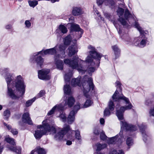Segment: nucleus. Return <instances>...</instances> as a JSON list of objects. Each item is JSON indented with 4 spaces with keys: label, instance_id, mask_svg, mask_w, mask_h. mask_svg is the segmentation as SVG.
<instances>
[{
    "label": "nucleus",
    "instance_id": "obj_1",
    "mask_svg": "<svg viewBox=\"0 0 154 154\" xmlns=\"http://www.w3.org/2000/svg\"><path fill=\"white\" fill-rule=\"evenodd\" d=\"M7 69H5V80L7 82L8 88V94L13 99L20 98L24 95L25 91L26 85L22 76L19 75L17 77L13 82V85L14 90L9 88L10 83L11 82L13 77L8 72Z\"/></svg>",
    "mask_w": 154,
    "mask_h": 154
},
{
    "label": "nucleus",
    "instance_id": "obj_2",
    "mask_svg": "<svg viewBox=\"0 0 154 154\" xmlns=\"http://www.w3.org/2000/svg\"><path fill=\"white\" fill-rule=\"evenodd\" d=\"M117 89L112 96V98L114 101L120 103L122 100L124 101L126 104H128V105L125 106H123L120 107L119 109L117 110L116 115L120 120H122L123 119V113L126 110H129L131 109L133 106L130 102L128 99L125 97L123 95L121 96L118 97L117 95L122 91L121 87V84L119 82L117 81L116 83Z\"/></svg>",
    "mask_w": 154,
    "mask_h": 154
},
{
    "label": "nucleus",
    "instance_id": "obj_3",
    "mask_svg": "<svg viewBox=\"0 0 154 154\" xmlns=\"http://www.w3.org/2000/svg\"><path fill=\"white\" fill-rule=\"evenodd\" d=\"M80 78L72 79L71 85L73 86H78L81 87L84 96L87 98H90L89 94L91 93L94 88V85L93 82V79L87 75H85L82 81V86L80 83Z\"/></svg>",
    "mask_w": 154,
    "mask_h": 154
},
{
    "label": "nucleus",
    "instance_id": "obj_4",
    "mask_svg": "<svg viewBox=\"0 0 154 154\" xmlns=\"http://www.w3.org/2000/svg\"><path fill=\"white\" fill-rule=\"evenodd\" d=\"M48 120H45L42 122V125L37 126L38 129L35 131L34 135L36 139H40L44 135L48 134V132L54 133L57 129L54 126H51L48 123Z\"/></svg>",
    "mask_w": 154,
    "mask_h": 154
},
{
    "label": "nucleus",
    "instance_id": "obj_5",
    "mask_svg": "<svg viewBox=\"0 0 154 154\" xmlns=\"http://www.w3.org/2000/svg\"><path fill=\"white\" fill-rule=\"evenodd\" d=\"M51 126H54L57 129L56 131L54 133H56L54 136V138L55 140H60L63 139L66 140L69 139L72 140H74V137L72 134L68 135L67 133L70 130L69 126V125H65L63 129L59 131L58 130V128L55 125H51ZM50 133L51 134H54V133Z\"/></svg>",
    "mask_w": 154,
    "mask_h": 154
},
{
    "label": "nucleus",
    "instance_id": "obj_6",
    "mask_svg": "<svg viewBox=\"0 0 154 154\" xmlns=\"http://www.w3.org/2000/svg\"><path fill=\"white\" fill-rule=\"evenodd\" d=\"M65 64L69 66L72 69H76L79 72L83 73L85 71L84 67L81 66V63H85V61L79 59L77 56L73 57V60H71L68 58L65 59L64 60Z\"/></svg>",
    "mask_w": 154,
    "mask_h": 154
},
{
    "label": "nucleus",
    "instance_id": "obj_7",
    "mask_svg": "<svg viewBox=\"0 0 154 154\" xmlns=\"http://www.w3.org/2000/svg\"><path fill=\"white\" fill-rule=\"evenodd\" d=\"M57 45H56L53 48L47 49L44 50V51H40L37 54L34 55V57H35L36 56H37L35 60L37 64L40 65V66H41L43 64L44 61L43 60L42 58L40 56H37V55L40 54L42 55L43 56L44 54H54L56 53V49H57Z\"/></svg>",
    "mask_w": 154,
    "mask_h": 154
},
{
    "label": "nucleus",
    "instance_id": "obj_8",
    "mask_svg": "<svg viewBox=\"0 0 154 154\" xmlns=\"http://www.w3.org/2000/svg\"><path fill=\"white\" fill-rule=\"evenodd\" d=\"M85 61V60H84ZM86 63L87 65L88 66L87 68L88 72L90 75H91L93 72H94L95 71V68L93 66L94 65L95 63L93 61V58L89 56H88L86 57L85 63H81V66L82 67H84L85 71L84 73H82L83 74L86 71V68L83 66V65L85 63Z\"/></svg>",
    "mask_w": 154,
    "mask_h": 154
},
{
    "label": "nucleus",
    "instance_id": "obj_9",
    "mask_svg": "<svg viewBox=\"0 0 154 154\" xmlns=\"http://www.w3.org/2000/svg\"><path fill=\"white\" fill-rule=\"evenodd\" d=\"M135 26L140 32L141 37L138 38L139 41H140L139 44V46L140 47L142 48L144 47L146 43V38L145 37V35L146 34V33L142 30V28L139 26V24L137 23H136Z\"/></svg>",
    "mask_w": 154,
    "mask_h": 154
},
{
    "label": "nucleus",
    "instance_id": "obj_10",
    "mask_svg": "<svg viewBox=\"0 0 154 154\" xmlns=\"http://www.w3.org/2000/svg\"><path fill=\"white\" fill-rule=\"evenodd\" d=\"M5 140L8 143L13 146H8V148L10 150L16 152L17 154H20L21 149L20 147L17 148L15 146V143L13 139L10 137L9 136H6L5 139Z\"/></svg>",
    "mask_w": 154,
    "mask_h": 154
},
{
    "label": "nucleus",
    "instance_id": "obj_11",
    "mask_svg": "<svg viewBox=\"0 0 154 154\" xmlns=\"http://www.w3.org/2000/svg\"><path fill=\"white\" fill-rule=\"evenodd\" d=\"M80 106L79 103H77L74 106L73 110L70 112L67 118V120L68 123L72 124L75 119V115L77 111L80 109Z\"/></svg>",
    "mask_w": 154,
    "mask_h": 154
},
{
    "label": "nucleus",
    "instance_id": "obj_12",
    "mask_svg": "<svg viewBox=\"0 0 154 154\" xmlns=\"http://www.w3.org/2000/svg\"><path fill=\"white\" fill-rule=\"evenodd\" d=\"M88 48L91 50V51L89 52L90 55L88 56H90L92 58H93L97 60L98 64V66L100 63V60L101 57H102V55L100 53L97 52L95 51V48L91 45L88 46Z\"/></svg>",
    "mask_w": 154,
    "mask_h": 154
},
{
    "label": "nucleus",
    "instance_id": "obj_13",
    "mask_svg": "<svg viewBox=\"0 0 154 154\" xmlns=\"http://www.w3.org/2000/svg\"><path fill=\"white\" fill-rule=\"evenodd\" d=\"M50 70L49 69H42L38 71V78L42 80H48L51 78L49 75Z\"/></svg>",
    "mask_w": 154,
    "mask_h": 154
},
{
    "label": "nucleus",
    "instance_id": "obj_14",
    "mask_svg": "<svg viewBox=\"0 0 154 154\" xmlns=\"http://www.w3.org/2000/svg\"><path fill=\"white\" fill-rule=\"evenodd\" d=\"M120 124L121 128H124L127 131L130 132H133L137 130V128L135 126L128 124L125 120L121 121Z\"/></svg>",
    "mask_w": 154,
    "mask_h": 154
},
{
    "label": "nucleus",
    "instance_id": "obj_15",
    "mask_svg": "<svg viewBox=\"0 0 154 154\" xmlns=\"http://www.w3.org/2000/svg\"><path fill=\"white\" fill-rule=\"evenodd\" d=\"M114 105L113 102L110 100L108 104V108H106L104 111V116H109L110 114V112L114 109Z\"/></svg>",
    "mask_w": 154,
    "mask_h": 154
},
{
    "label": "nucleus",
    "instance_id": "obj_16",
    "mask_svg": "<svg viewBox=\"0 0 154 154\" xmlns=\"http://www.w3.org/2000/svg\"><path fill=\"white\" fill-rule=\"evenodd\" d=\"M75 100L74 98L72 96L68 97L66 99L64 104L63 106L62 104H60L64 107V109L66 108L65 106L68 105V106L70 107H71L74 103Z\"/></svg>",
    "mask_w": 154,
    "mask_h": 154
},
{
    "label": "nucleus",
    "instance_id": "obj_17",
    "mask_svg": "<svg viewBox=\"0 0 154 154\" xmlns=\"http://www.w3.org/2000/svg\"><path fill=\"white\" fill-rule=\"evenodd\" d=\"M64 110V107L61 104H57L53 107L48 113V116H51L53 114L56 110L58 111H63Z\"/></svg>",
    "mask_w": 154,
    "mask_h": 154
},
{
    "label": "nucleus",
    "instance_id": "obj_18",
    "mask_svg": "<svg viewBox=\"0 0 154 154\" xmlns=\"http://www.w3.org/2000/svg\"><path fill=\"white\" fill-rule=\"evenodd\" d=\"M119 17V20L120 22L125 27H127V23L125 20L123 18L120 17V16H122L124 12V10L121 8H119L117 11Z\"/></svg>",
    "mask_w": 154,
    "mask_h": 154
},
{
    "label": "nucleus",
    "instance_id": "obj_19",
    "mask_svg": "<svg viewBox=\"0 0 154 154\" xmlns=\"http://www.w3.org/2000/svg\"><path fill=\"white\" fill-rule=\"evenodd\" d=\"M22 119V122L24 123H27L30 125H32L33 124L29 116V113L28 112H25L23 114Z\"/></svg>",
    "mask_w": 154,
    "mask_h": 154
},
{
    "label": "nucleus",
    "instance_id": "obj_20",
    "mask_svg": "<svg viewBox=\"0 0 154 154\" xmlns=\"http://www.w3.org/2000/svg\"><path fill=\"white\" fill-rule=\"evenodd\" d=\"M76 42V40H75L74 43V45H71L68 48L69 50L68 55L69 57L72 56L77 52L76 46L75 44Z\"/></svg>",
    "mask_w": 154,
    "mask_h": 154
},
{
    "label": "nucleus",
    "instance_id": "obj_21",
    "mask_svg": "<svg viewBox=\"0 0 154 154\" xmlns=\"http://www.w3.org/2000/svg\"><path fill=\"white\" fill-rule=\"evenodd\" d=\"M59 55H55L54 56L55 61L57 68L60 70H62L63 69V65L62 61L60 60H57V58H59Z\"/></svg>",
    "mask_w": 154,
    "mask_h": 154
},
{
    "label": "nucleus",
    "instance_id": "obj_22",
    "mask_svg": "<svg viewBox=\"0 0 154 154\" xmlns=\"http://www.w3.org/2000/svg\"><path fill=\"white\" fill-rule=\"evenodd\" d=\"M140 128V130L142 133L143 137V140L145 142H146L147 137V135L146 134L145 129L146 128V126L144 125H142L140 126H139Z\"/></svg>",
    "mask_w": 154,
    "mask_h": 154
},
{
    "label": "nucleus",
    "instance_id": "obj_23",
    "mask_svg": "<svg viewBox=\"0 0 154 154\" xmlns=\"http://www.w3.org/2000/svg\"><path fill=\"white\" fill-rule=\"evenodd\" d=\"M82 13V9L80 8L74 7L73 8L72 14L74 16H78Z\"/></svg>",
    "mask_w": 154,
    "mask_h": 154
},
{
    "label": "nucleus",
    "instance_id": "obj_24",
    "mask_svg": "<svg viewBox=\"0 0 154 154\" xmlns=\"http://www.w3.org/2000/svg\"><path fill=\"white\" fill-rule=\"evenodd\" d=\"M71 29L72 31H80L81 34H82L83 32V30L79 27L78 25L76 24H72L71 26Z\"/></svg>",
    "mask_w": 154,
    "mask_h": 154
},
{
    "label": "nucleus",
    "instance_id": "obj_25",
    "mask_svg": "<svg viewBox=\"0 0 154 154\" xmlns=\"http://www.w3.org/2000/svg\"><path fill=\"white\" fill-rule=\"evenodd\" d=\"M57 47H58L59 50L62 52L63 55L61 57V58H63L65 57V50L66 48V47L63 45H57Z\"/></svg>",
    "mask_w": 154,
    "mask_h": 154
},
{
    "label": "nucleus",
    "instance_id": "obj_26",
    "mask_svg": "<svg viewBox=\"0 0 154 154\" xmlns=\"http://www.w3.org/2000/svg\"><path fill=\"white\" fill-rule=\"evenodd\" d=\"M63 90L64 93L66 94L70 95L72 94L71 89L69 85H65Z\"/></svg>",
    "mask_w": 154,
    "mask_h": 154
},
{
    "label": "nucleus",
    "instance_id": "obj_27",
    "mask_svg": "<svg viewBox=\"0 0 154 154\" xmlns=\"http://www.w3.org/2000/svg\"><path fill=\"white\" fill-rule=\"evenodd\" d=\"M96 146L97 147L96 150L100 151L106 148L107 146V145L105 143L101 144L99 143H97L96 144Z\"/></svg>",
    "mask_w": 154,
    "mask_h": 154
},
{
    "label": "nucleus",
    "instance_id": "obj_28",
    "mask_svg": "<svg viewBox=\"0 0 154 154\" xmlns=\"http://www.w3.org/2000/svg\"><path fill=\"white\" fill-rule=\"evenodd\" d=\"M119 135L117 134L115 137L109 138L108 143L109 144H112L115 143L116 141L117 140V138L119 137Z\"/></svg>",
    "mask_w": 154,
    "mask_h": 154
},
{
    "label": "nucleus",
    "instance_id": "obj_29",
    "mask_svg": "<svg viewBox=\"0 0 154 154\" xmlns=\"http://www.w3.org/2000/svg\"><path fill=\"white\" fill-rule=\"evenodd\" d=\"M112 49L114 51L116 57L118 56L119 54L120 53V51L116 45H114L112 47Z\"/></svg>",
    "mask_w": 154,
    "mask_h": 154
},
{
    "label": "nucleus",
    "instance_id": "obj_30",
    "mask_svg": "<svg viewBox=\"0 0 154 154\" xmlns=\"http://www.w3.org/2000/svg\"><path fill=\"white\" fill-rule=\"evenodd\" d=\"M33 150H34L35 152L36 151L38 154H45L46 153L44 149L39 147H37Z\"/></svg>",
    "mask_w": 154,
    "mask_h": 154
},
{
    "label": "nucleus",
    "instance_id": "obj_31",
    "mask_svg": "<svg viewBox=\"0 0 154 154\" xmlns=\"http://www.w3.org/2000/svg\"><path fill=\"white\" fill-rule=\"evenodd\" d=\"M10 111L8 109H6L4 112L3 116L4 119L8 120L10 116Z\"/></svg>",
    "mask_w": 154,
    "mask_h": 154
},
{
    "label": "nucleus",
    "instance_id": "obj_32",
    "mask_svg": "<svg viewBox=\"0 0 154 154\" xmlns=\"http://www.w3.org/2000/svg\"><path fill=\"white\" fill-rule=\"evenodd\" d=\"M71 36L70 35H68L64 39V44L66 45H69L71 42Z\"/></svg>",
    "mask_w": 154,
    "mask_h": 154
},
{
    "label": "nucleus",
    "instance_id": "obj_33",
    "mask_svg": "<svg viewBox=\"0 0 154 154\" xmlns=\"http://www.w3.org/2000/svg\"><path fill=\"white\" fill-rule=\"evenodd\" d=\"M72 75V73L70 72L66 74L64 76L65 81L66 82L69 81Z\"/></svg>",
    "mask_w": 154,
    "mask_h": 154
},
{
    "label": "nucleus",
    "instance_id": "obj_34",
    "mask_svg": "<svg viewBox=\"0 0 154 154\" xmlns=\"http://www.w3.org/2000/svg\"><path fill=\"white\" fill-rule=\"evenodd\" d=\"M59 29V30L63 34L66 33L67 32V28L65 26L62 25H60Z\"/></svg>",
    "mask_w": 154,
    "mask_h": 154
},
{
    "label": "nucleus",
    "instance_id": "obj_35",
    "mask_svg": "<svg viewBox=\"0 0 154 154\" xmlns=\"http://www.w3.org/2000/svg\"><path fill=\"white\" fill-rule=\"evenodd\" d=\"M72 133H75V138L74 137V139L75 138L79 140L81 139V136L80 135V132L79 131H73L71 132Z\"/></svg>",
    "mask_w": 154,
    "mask_h": 154
},
{
    "label": "nucleus",
    "instance_id": "obj_36",
    "mask_svg": "<svg viewBox=\"0 0 154 154\" xmlns=\"http://www.w3.org/2000/svg\"><path fill=\"white\" fill-rule=\"evenodd\" d=\"M35 99L36 97H34L32 99L28 100L26 102V106L27 107L30 106L32 104V103L35 101Z\"/></svg>",
    "mask_w": 154,
    "mask_h": 154
},
{
    "label": "nucleus",
    "instance_id": "obj_37",
    "mask_svg": "<svg viewBox=\"0 0 154 154\" xmlns=\"http://www.w3.org/2000/svg\"><path fill=\"white\" fill-rule=\"evenodd\" d=\"M93 103L92 101L90 100H88L85 102L83 106L84 108L88 107L92 105Z\"/></svg>",
    "mask_w": 154,
    "mask_h": 154
},
{
    "label": "nucleus",
    "instance_id": "obj_38",
    "mask_svg": "<svg viewBox=\"0 0 154 154\" xmlns=\"http://www.w3.org/2000/svg\"><path fill=\"white\" fill-rule=\"evenodd\" d=\"M29 3L31 7H34L38 4V3L37 1L33 0V1H29Z\"/></svg>",
    "mask_w": 154,
    "mask_h": 154
},
{
    "label": "nucleus",
    "instance_id": "obj_39",
    "mask_svg": "<svg viewBox=\"0 0 154 154\" xmlns=\"http://www.w3.org/2000/svg\"><path fill=\"white\" fill-rule=\"evenodd\" d=\"M126 143L128 146L132 145L133 144V140L132 138L128 137L127 139Z\"/></svg>",
    "mask_w": 154,
    "mask_h": 154
},
{
    "label": "nucleus",
    "instance_id": "obj_40",
    "mask_svg": "<svg viewBox=\"0 0 154 154\" xmlns=\"http://www.w3.org/2000/svg\"><path fill=\"white\" fill-rule=\"evenodd\" d=\"M110 154H124L123 151L122 150H119L117 151L114 149L110 153Z\"/></svg>",
    "mask_w": 154,
    "mask_h": 154
},
{
    "label": "nucleus",
    "instance_id": "obj_41",
    "mask_svg": "<svg viewBox=\"0 0 154 154\" xmlns=\"http://www.w3.org/2000/svg\"><path fill=\"white\" fill-rule=\"evenodd\" d=\"M131 16V15L130 13L129 10L128 9H126L124 14V17L125 19L127 20Z\"/></svg>",
    "mask_w": 154,
    "mask_h": 154
},
{
    "label": "nucleus",
    "instance_id": "obj_42",
    "mask_svg": "<svg viewBox=\"0 0 154 154\" xmlns=\"http://www.w3.org/2000/svg\"><path fill=\"white\" fill-rule=\"evenodd\" d=\"M59 117L63 122H65L66 121V117L65 116L64 113L63 112H62L61 113L60 112V115Z\"/></svg>",
    "mask_w": 154,
    "mask_h": 154
},
{
    "label": "nucleus",
    "instance_id": "obj_43",
    "mask_svg": "<svg viewBox=\"0 0 154 154\" xmlns=\"http://www.w3.org/2000/svg\"><path fill=\"white\" fill-rule=\"evenodd\" d=\"M122 38L124 39L127 42H129L130 40V38L128 35L127 34H125L124 35L123 37Z\"/></svg>",
    "mask_w": 154,
    "mask_h": 154
},
{
    "label": "nucleus",
    "instance_id": "obj_44",
    "mask_svg": "<svg viewBox=\"0 0 154 154\" xmlns=\"http://www.w3.org/2000/svg\"><path fill=\"white\" fill-rule=\"evenodd\" d=\"M100 139L103 140H105L107 138V137L106 135L104 132L103 131L100 134Z\"/></svg>",
    "mask_w": 154,
    "mask_h": 154
},
{
    "label": "nucleus",
    "instance_id": "obj_45",
    "mask_svg": "<svg viewBox=\"0 0 154 154\" xmlns=\"http://www.w3.org/2000/svg\"><path fill=\"white\" fill-rule=\"evenodd\" d=\"M107 5H110L111 6H113L115 5V2L113 0H107Z\"/></svg>",
    "mask_w": 154,
    "mask_h": 154
},
{
    "label": "nucleus",
    "instance_id": "obj_46",
    "mask_svg": "<svg viewBox=\"0 0 154 154\" xmlns=\"http://www.w3.org/2000/svg\"><path fill=\"white\" fill-rule=\"evenodd\" d=\"M25 24L26 27L29 28L31 26V23L30 21L28 20H26L25 22Z\"/></svg>",
    "mask_w": 154,
    "mask_h": 154
},
{
    "label": "nucleus",
    "instance_id": "obj_47",
    "mask_svg": "<svg viewBox=\"0 0 154 154\" xmlns=\"http://www.w3.org/2000/svg\"><path fill=\"white\" fill-rule=\"evenodd\" d=\"M45 92L44 91H41L37 95L38 98L42 97L44 94Z\"/></svg>",
    "mask_w": 154,
    "mask_h": 154
},
{
    "label": "nucleus",
    "instance_id": "obj_48",
    "mask_svg": "<svg viewBox=\"0 0 154 154\" xmlns=\"http://www.w3.org/2000/svg\"><path fill=\"white\" fill-rule=\"evenodd\" d=\"M106 1L107 0H97V3L98 5H100L102 4L104 2H106Z\"/></svg>",
    "mask_w": 154,
    "mask_h": 154
},
{
    "label": "nucleus",
    "instance_id": "obj_49",
    "mask_svg": "<svg viewBox=\"0 0 154 154\" xmlns=\"http://www.w3.org/2000/svg\"><path fill=\"white\" fill-rule=\"evenodd\" d=\"M11 132L13 135H16L18 134V131L15 129H11Z\"/></svg>",
    "mask_w": 154,
    "mask_h": 154
},
{
    "label": "nucleus",
    "instance_id": "obj_50",
    "mask_svg": "<svg viewBox=\"0 0 154 154\" xmlns=\"http://www.w3.org/2000/svg\"><path fill=\"white\" fill-rule=\"evenodd\" d=\"M149 114L150 115L154 116V107L150 109Z\"/></svg>",
    "mask_w": 154,
    "mask_h": 154
},
{
    "label": "nucleus",
    "instance_id": "obj_51",
    "mask_svg": "<svg viewBox=\"0 0 154 154\" xmlns=\"http://www.w3.org/2000/svg\"><path fill=\"white\" fill-rule=\"evenodd\" d=\"M4 124L6 128H8V129L9 130H10V129H11V126L8 125L7 124L4 123Z\"/></svg>",
    "mask_w": 154,
    "mask_h": 154
},
{
    "label": "nucleus",
    "instance_id": "obj_52",
    "mask_svg": "<svg viewBox=\"0 0 154 154\" xmlns=\"http://www.w3.org/2000/svg\"><path fill=\"white\" fill-rule=\"evenodd\" d=\"M94 133L96 135H98L99 134L98 130L97 129H95L94 131Z\"/></svg>",
    "mask_w": 154,
    "mask_h": 154
},
{
    "label": "nucleus",
    "instance_id": "obj_53",
    "mask_svg": "<svg viewBox=\"0 0 154 154\" xmlns=\"http://www.w3.org/2000/svg\"><path fill=\"white\" fill-rule=\"evenodd\" d=\"M71 140V141L69 140H67V141L66 144L67 145H71L72 144V140ZM74 140L73 141H74Z\"/></svg>",
    "mask_w": 154,
    "mask_h": 154
},
{
    "label": "nucleus",
    "instance_id": "obj_54",
    "mask_svg": "<svg viewBox=\"0 0 154 154\" xmlns=\"http://www.w3.org/2000/svg\"><path fill=\"white\" fill-rule=\"evenodd\" d=\"M100 122L101 124H103L104 123V120L103 118H101L100 120Z\"/></svg>",
    "mask_w": 154,
    "mask_h": 154
},
{
    "label": "nucleus",
    "instance_id": "obj_55",
    "mask_svg": "<svg viewBox=\"0 0 154 154\" xmlns=\"http://www.w3.org/2000/svg\"><path fill=\"white\" fill-rule=\"evenodd\" d=\"M11 28V25H7L5 26V28L7 29H10Z\"/></svg>",
    "mask_w": 154,
    "mask_h": 154
},
{
    "label": "nucleus",
    "instance_id": "obj_56",
    "mask_svg": "<svg viewBox=\"0 0 154 154\" xmlns=\"http://www.w3.org/2000/svg\"><path fill=\"white\" fill-rule=\"evenodd\" d=\"M122 134H123L122 131L121 130L120 131V132L119 133V135L120 136V137L122 138V137H123L122 136Z\"/></svg>",
    "mask_w": 154,
    "mask_h": 154
},
{
    "label": "nucleus",
    "instance_id": "obj_57",
    "mask_svg": "<svg viewBox=\"0 0 154 154\" xmlns=\"http://www.w3.org/2000/svg\"><path fill=\"white\" fill-rule=\"evenodd\" d=\"M105 16L108 18V19H109L110 18V15L108 14H105Z\"/></svg>",
    "mask_w": 154,
    "mask_h": 154
},
{
    "label": "nucleus",
    "instance_id": "obj_58",
    "mask_svg": "<svg viewBox=\"0 0 154 154\" xmlns=\"http://www.w3.org/2000/svg\"><path fill=\"white\" fill-rule=\"evenodd\" d=\"M51 1L52 3H54L58 1L59 0H51Z\"/></svg>",
    "mask_w": 154,
    "mask_h": 154
},
{
    "label": "nucleus",
    "instance_id": "obj_59",
    "mask_svg": "<svg viewBox=\"0 0 154 154\" xmlns=\"http://www.w3.org/2000/svg\"><path fill=\"white\" fill-rule=\"evenodd\" d=\"M34 152H35V151L34 150H32L31 151L30 154H34Z\"/></svg>",
    "mask_w": 154,
    "mask_h": 154
},
{
    "label": "nucleus",
    "instance_id": "obj_60",
    "mask_svg": "<svg viewBox=\"0 0 154 154\" xmlns=\"http://www.w3.org/2000/svg\"><path fill=\"white\" fill-rule=\"evenodd\" d=\"M2 108V105H0V110H1Z\"/></svg>",
    "mask_w": 154,
    "mask_h": 154
},
{
    "label": "nucleus",
    "instance_id": "obj_61",
    "mask_svg": "<svg viewBox=\"0 0 154 154\" xmlns=\"http://www.w3.org/2000/svg\"><path fill=\"white\" fill-rule=\"evenodd\" d=\"M114 26H115L117 28V25H116V24L115 23V22H114Z\"/></svg>",
    "mask_w": 154,
    "mask_h": 154
},
{
    "label": "nucleus",
    "instance_id": "obj_62",
    "mask_svg": "<svg viewBox=\"0 0 154 154\" xmlns=\"http://www.w3.org/2000/svg\"><path fill=\"white\" fill-rule=\"evenodd\" d=\"M96 13L98 15V14H99V13L97 11V12H96Z\"/></svg>",
    "mask_w": 154,
    "mask_h": 154
},
{
    "label": "nucleus",
    "instance_id": "obj_63",
    "mask_svg": "<svg viewBox=\"0 0 154 154\" xmlns=\"http://www.w3.org/2000/svg\"><path fill=\"white\" fill-rule=\"evenodd\" d=\"M118 107L117 106H116V109H118Z\"/></svg>",
    "mask_w": 154,
    "mask_h": 154
},
{
    "label": "nucleus",
    "instance_id": "obj_64",
    "mask_svg": "<svg viewBox=\"0 0 154 154\" xmlns=\"http://www.w3.org/2000/svg\"><path fill=\"white\" fill-rule=\"evenodd\" d=\"M100 19H101V20H103V18H102L101 17H100Z\"/></svg>",
    "mask_w": 154,
    "mask_h": 154
}]
</instances>
